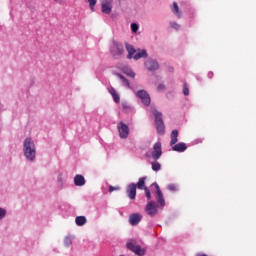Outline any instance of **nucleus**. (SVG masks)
Returning a JSON list of instances; mask_svg holds the SVG:
<instances>
[{
	"label": "nucleus",
	"mask_w": 256,
	"mask_h": 256,
	"mask_svg": "<svg viewBox=\"0 0 256 256\" xmlns=\"http://www.w3.org/2000/svg\"><path fill=\"white\" fill-rule=\"evenodd\" d=\"M23 151L24 156L28 161H34L35 155H37V151L35 148V142H33V139L26 138L23 144Z\"/></svg>",
	"instance_id": "nucleus-1"
},
{
	"label": "nucleus",
	"mask_w": 256,
	"mask_h": 256,
	"mask_svg": "<svg viewBox=\"0 0 256 256\" xmlns=\"http://www.w3.org/2000/svg\"><path fill=\"white\" fill-rule=\"evenodd\" d=\"M151 113L155 117V127L159 135H165V122H163V113L159 112L155 108H151Z\"/></svg>",
	"instance_id": "nucleus-2"
},
{
	"label": "nucleus",
	"mask_w": 256,
	"mask_h": 256,
	"mask_svg": "<svg viewBox=\"0 0 256 256\" xmlns=\"http://www.w3.org/2000/svg\"><path fill=\"white\" fill-rule=\"evenodd\" d=\"M123 53H125L123 44H120V43L114 41L113 47L111 49V54L113 55V57H115V59H119L121 57V55H123Z\"/></svg>",
	"instance_id": "nucleus-3"
},
{
	"label": "nucleus",
	"mask_w": 256,
	"mask_h": 256,
	"mask_svg": "<svg viewBox=\"0 0 256 256\" xmlns=\"http://www.w3.org/2000/svg\"><path fill=\"white\" fill-rule=\"evenodd\" d=\"M126 247L127 249H129V251H132V253H135V255H138V256L145 255V249L141 248L135 242H128L126 244Z\"/></svg>",
	"instance_id": "nucleus-4"
},
{
	"label": "nucleus",
	"mask_w": 256,
	"mask_h": 256,
	"mask_svg": "<svg viewBox=\"0 0 256 256\" xmlns=\"http://www.w3.org/2000/svg\"><path fill=\"white\" fill-rule=\"evenodd\" d=\"M117 129L121 139H127L129 137V126H127V124L120 122L117 125Z\"/></svg>",
	"instance_id": "nucleus-5"
},
{
	"label": "nucleus",
	"mask_w": 256,
	"mask_h": 256,
	"mask_svg": "<svg viewBox=\"0 0 256 256\" xmlns=\"http://www.w3.org/2000/svg\"><path fill=\"white\" fill-rule=\"evenodd\" d=\"M152 187H155L156 190V201L160 207H165V198H163V192H161V188L159 187V184L154 183L152 184Z\"/></svg>",
	"instance_id": "nucleus-6"
},
{
	"label": "nucleus",
	"mask_w": 256,
	"mask_h": 256,
	"mask_svg": "<svg viewBox=\"0 0 256 256\" xmlns=\"http://www.w3.org/2000/svg\"><path fill=\"white\" fill-rule=\"evenodd\" d=\"M137 97H139V99H141L143 105H146L147 107H149V105H151V96H149V93H147V91H145V90L138 91Z\"/></svg>",
	"instance_id": "nucleus-7"
},
{
	"label": "nucleus",
	"mask_w": 256,
	"mask_h": 256,
	"mask_svg": "<svg viewBox=\"0 0 256 256\" xmlns=\"http://www.w3.org/2000/svg\"><path fill=\"white\" fill-rule=\"evenodd\" d=\"M163 155V150L161 149V142H156L153 146L152 158L157 161V159H161Z\"/></svg>",
	"instance_id": "nucleus-8"
},
{
	"label": "nucleus",
	"mask_w": 256,
	"mask_h": 256,
	"mask_svg": "<svg viewBox=\"0 0 256 256\" xmlns=\"http://www.w3.org/2000/svg\"><path fill=\"white\" fill-rule=\"evenodd\" d=\"M145 210L150 217H155L157 215V203H155V201H150L146 205Z\"/></svg>",
	"instance_id": "nucleus-9"
},
{
	"label": "nucleus",
	"mask_w": 256,
	"mask_h": 256,
	"mask_svg": "<svg viewBox=\"0 0 256 256\" xmlns=\"http://www.w3.org/2000/svg\"><path fill=\"white\" fill-rule=\"evenodd\" d=\"M144 65L148 71H157L159 69V62L157 60L148 59Z\"/></svg>",
	"instance_id": "nucleus-10"
},
{
	"label": "nucleus",
	"mask_w": 256,
	"mask_h": 256,
	"mask_svg": "<svg viewBox=\"0 0 256 256\" xmlns=\"http://www.w3.org/2000/svg\"><path fill=\"white\" fill-rule=\"evenodd\" d=\"M126 193L129 199H135L137 197V185L136 184H129L126 190Z\"/></svg>",
	"instance_id": "nucleus-11"
},
{
	"label": "nucleus",
	"mask_w": 256,
	"mask_h": 256,
	"mask_svg": "<svg viewBox=\"0 0 256 256\" xmlns=\"http://www.w3.org/2000/svg\"><path fill=\"white\" fill-rule=\"evenodd\" d=\"M141 219H143V215L134 213L129 216V223L133 226L139 225V223H141Z\"/></svg>",
	"instance_id": "nucleus-12"
},
{
	"label": "nucleus",
	"mask_w": 256,
	"mask_h": 256,
	"mask_svg": "<svg viewBox=\"0 0 256 256\" xmlns=\"http://www.w3.org/2000/svg\"><path fill=\"white\" fill-rule=\"evenodd\" d=\"M112 9H113V6H111L110 2H108L107 0L102 1V4H101L102 13L109 15V13H111Z\"/></svg>",
	"instance_id": "nucleus-13"
},
{
	"label": "nucleus",
	"mask_w": 256,
	"mask_h": 256,
	"mask_svg": "<svg viewBox=\"0 0 256 256\" xmlns=\"http://www.w3.org/2000/svg\"><path fill=\"white\" fill-rule=\"evenodd\" d=\"M172 150L178 153H183L184 151H187V144H185V142L174 144V146L172 147Z\"/></svg>",
	"instance_id": "nucleus-14"
},
{
	"label": "nucleus",
	"mask_w": 256,
	"mask_h": 256,
	"mask_svg": "<svg viewBox=\"0 0 256 256\" xmlns=\"http://www.w3.org/2000/svg\"><path fill=\"white\" fill-rule=\"evenodd\" d=\"M74 184L76 187H83V185H85V177L83 175L77 174L74 177Z\"/></svg>",
	"instance_id": "nucleus-15"
},
{
	"label": "nucleus",
	"mask_w": 256,
	"mask_h": 256,
	"mask_svg": "<svg viewBox=\"0 0 256 256\" xmlns=\"http://www.w3.org/2000/svg\"><path fill=\"white\" fill-rule=\"evenodd\" d=\"M126 51L128 52L127 59H133V56L137 53V50H135V47L130 44H126Z\"/></svg>",
	"instance_id": "nucleus-16"
},
{
	"label": "nucleus",
	"mask_w": 256,
	"mask_h": 256,
	"mask_svg": "<svg viewBox=\"0 0 256 256\" xmlns=\"http://www.w3.org/2000/svg\"><path fill=\"white\" fill-rule=\"evenodd\" d=\"M178 137H179V131L173 130L170 134V139H171L170 145L171 146L175 145L177 143V141H179Z\"/></svg>",
	"instance_id": "nucleus-17"
},
{
	"label": "nucleus",
	"mask_w": 256,
	"mask_h": 256,
	"mask_svg": "<svg viewBox=\"0 0 256 256\" xmlns=\"http://www.w3.org/2000/svg\"><path fill=\"white\" fill-rule=\"evenodd\" d=\"M145 57H147V50H139L138 52H136L132 59H134L135 61H139V59H143Z\"/></svg>",
	"instance_id": "nucleus-18"
},
{
	"label": "nucleus",
	"mask_w": 256,
	"mask_h": 256,
	"mask_svg": "<svg viewBox=\"0 0 256 256\" xmlns=\"http://www.w3.org/2000/svg\"><path fill=\"white\" fill-rule=\"evenodd\" d=\"M109 93H110V95H112L113 100L115 101V103H120L121 98L119 97V94H117V91L115 90L114 87H110Z\"/></svg>",
	"instance_id": "nucleus-19"
},
{
	"label": "nucleus",
	"mask_w": 256,
	"mask_h": 256,
	"mask_svg": "<svg viewBox=\"0 0 256 256\" xmlns=\"http://www.w3.org/2000/svg\"><path fill=\"white\" fill-rule=\"evenodd\" d=\"M75 223L78 227H83L87 223V218L85 216H77L75 218Z\"/></svg>",
	"instance_id": "nucleus-20"
},
{
	"label": "nucleus",
	"mask_w": 256,
	"mask_h": 256,
	"mask_svg": "<svg viewBox=\"0 0 256 256\" xmlns=\"http://www.w3.org/2000/svg\"><path fill=\"white\" fill-rule=\"evenodd\" d=\"M172 12L175 13V15H177L179 19H181V12L179 11V5L177 4V2H173Z\"/></svg>",
	"instance_id": "nucleus-21"
},
{
	"label": "nucleus",
	"mask_w": 256,
	"mask_h": 256,
	"mask_svg": "<svg viewBox=\"0 0 256 256\" xmlns=\"http://www.w3.org/2000/svg\"><path fill=\"white\" fill-rule=\"evenodd\" d=\"M136 187L140 190L145 189V187H147V186H145V178H140Z\"/></svg>",
	"instance_id": "nucleus-22"
},
{
	"label": "nucleus",
	"mask_w": 256,
	"mask_h": 256,
	"mask_svg": "<svg viewBox=\"0 0 256 256\" xmlns=\"http://www.w3.org/2000/svg\"><path fill=\"white\" fill-rule=\"evenodd\" d=\"M151 165H152V169L154 171H160L161 170V164L159 162L154 161V162L151 163Z\"/></svg>",
	"instance_id": "nucleus-23"
},
{
	"label": "nucleus",
	"mask_w": 256,
	"mask_h": 256,
	"mask_svg": "<svg viewBox=\"0 0 256 256\" xmlns=\"http://www.w3.org/2000/svg\"><path fill=\"white\" fill-rule=\"evenodd\" d=\"M117 76L119 77V79H121L123 85H125L126 87H129V80H127L123 75L121 74H117Z\"/></svg>",
	"instance_id": "nucleus-24"
},
{
	"label": "nucleus",
	"mask_w": 256,
	"mask_h": 256,
	"mask_svg": "<svg viewBox=\"0 0 256 256\" xmlns=\"http://www.w3.org/2000/svg\"><path fill=\"white\" fill-rule=\"evenodd\" d=\"M90 5L91 11H95V5H97V0H87Z\"/></svg>",
	"instance_id": "nucleus-25"
},
{
	"label": "nucleus",
	"mask_w": 256,
	"mask_h": 256,
	"mask_svg": "<svg viewBox=\"0 0 256 256\" xmlns=\"http://www.w3.org/2000/svg\"><path fill=\"white\" fill-rule=\"evenodd\" d=\"M183 94L185 95V97H188L189 95V86H187V83H184L183 85Z\"/></svg>",
	"instance_id": "nucleus-26"
},
{
	"label": "nucleus",
	"mask_w": 256,
	"mask_h": 256,
	"mask_svg": "<svg viewBox=\"0 0 256 256\" xmlns=\"http://www.w3.org/2000/svg\"><path fill=\"white\" fill-rule=\"evenodd\" d=\"M170 27H172V29H175L176 31H178V29H181V25L177 24V22H171Z\"/></svg>",
	"instance_id": "nucleus-27"
},
{
	"label": "nucleus",
	"mask_w": 256,
	"mask_h": 256,
	"mask_svg": "<svg viewBox=\"0 0 256 256\" xmlns=\"http://www.w3.org/2000/svg\"><path fill=\"white\" fill-rule=\"evenodd\" d=\"M144 191H145V195L147 197V200L151 201V191L147 187H144Z\"/></svg>",
	"instance_id": "nucleus-28"
},
{
	"label": "nucleus",
	"mask_w": 256,
	"mask_h": 256,
	"mask_svg": "<svg viewBox=\"0 0 256 256\" xmlns=\"http://www.w3.org/2000/svg\"><path fill=\"white\" fill-rule=\"evenodd\" d=\"M131 30L133 33H137V31H139V25H137L136 23H132Z\"/></svg>",
	"instance_id": "nucleus-29"
},
{
	"label": "nucleus",
	"mask_w": 256,
	"mask_h": 256,
	"mask_svg": "<svg viewBox=\"0 0 256 256\" xmlns=\"http://www.w3.org/2000/svg\"><path fill=\"white\" fill-rule=\"evenodd\" d=\"M5 215H7V210L0 208V220L4 219Z\"/></svg>",
	"instance_id": "nucleus-30"
},
{
	"label": "nucleus",
	"mask_w": 256,
	"mask_h": 256,
	"mask_svg": "<svg viewBox=\"0 0 256 256\" xmlns=\"http://www.w3.org/2000/svg\"><path fill=\"white\" fill-rule=\"evenodd\" d=\"M122 107H123L124 111H126V113L128 111H131V107L127 103H122Z\"/></svg>",
	"instance_id": "nucleus-31"
},
{
	"label": "nucleus",
	"mask_w": 256,
	"mask_h": 256,
	"mask_svg": "<svg viewBox=\"0 0 256 256\" xmlns=\"http://www.w3.org/2000/svg\"><path fill=\"white\" fill-rule=\"evenodd\" d=\"M120 187L119 186H109V193H113V191H119Z\"/></svg>",
	"instance_id": "nucleus-32"
},
{
	"label": "nucleus",
	"mask_w": 256,
	"mask_h": 256,
	"mask_svg": "<svg viewBox=\"0 0 256 256\" xmlns=\"http://www.w3.org/2000/svg\"><path fill=\"white\" fill-rule=\"evenodd\" d=\"M169 191H177V186L175 184H170L168 186Z\"/></svg>",
	"instance_id": "nucleus-33"
},
{
	"label": "nucleus",
	"mask_w": 256,
	"mask_h": 256,
	"mask_svg": "<svg viewBox=\"0 0 256 256\" xmlns=\"http://www.w3.org/2000/svg\"><path fill=\"white\" fill-rule=\"evenodd\" d=\"M65 245L66 247H69V245H71V240H69V238L65 240Z\"/></svg>",
	"instance_id": "nucleus-34"
},
{
	"label": "nucleus",
	"mask_w": 256,
	"mask_h": 256,
	"mask_svg": "<svg viewBox=\"0 0 256 256\" xmlns=\"http://www.w3.org/2000/svg\"><path fill=\"white\" fill-rule=\"evenodd\" d=\"M130 77L132 78H135V72L131 71L129 74H128Z\"/></svg>",
	"instance_id": "nucleus-35"
},
{
	"label": "nucleus",
	"mask_w": 256,
	"mask_h": 256,
	"mask_svg": "<svg viewBox=\"0 0 256 256\" xmlns=\"http://www.w3.org/2000/svg\"><path fill=\"white\" fill-rule=\"evenodd\" d=\"M197 256H208L207 254H198Z\"/></svg>",
	"instance_id": "nucleus-36"
},
{
	"label": "nucleus",
	"mask_w": 256,
	"mask_h": 256,
	"mask_svg": "<svg viewBox=\"0 0 256 256\" xmlns=\"http://www.w3.org/2000/svg\"><path fill=\"white\" fill-rule=\"evenodd\" d=\"M158 89H163V86H159Z\"/></svg>",
	"instance_id": "nucleus-37"
},
{
	"label": "nucleus",
	"mask_w": 256,
	"mask_h": 256,
	"mask_svg": "<svg viewBox=\"0 0 256 256\" xmlns=\"http://www.w3.org/2000/svg\"><path fill=\"white\" fill-rule=\"evenodd\" d=\"M119 1H123V0H119Z\"/></svg>",
	"instance_id": "nucleus-38"
}]
</instances>
